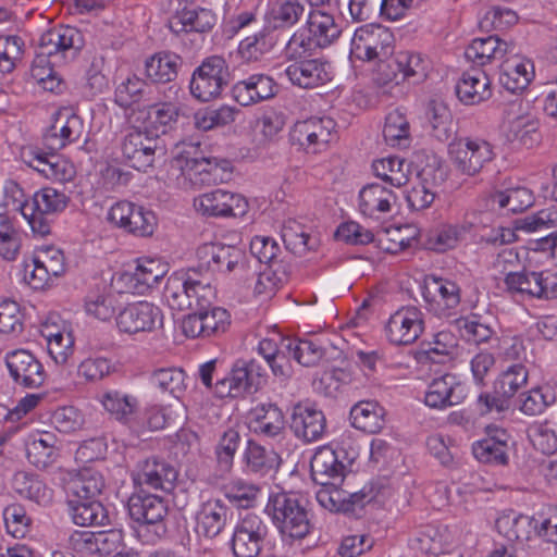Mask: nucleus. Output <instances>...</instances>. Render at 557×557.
Instances as JSON below:
<instances>
[{"mask_svg": "<svg viewBox=\"0 0 557 557\" xmlns=\"http://www.w3.org/2000/svg\"><path fill=\"white\" fill-rule=\"evenodd\" d=\"M72 520L82 527H101L104 520V507L100 500L74 498L67 500Z\"/></svg>", "mask_w": 557, "mask_h": 557, "instance_id": "48", "label": "nucleus"}, {"mask_svg": "<svg viewBox=\"0 0 557 557\" xmlns=\"http://www.w3.org/2000/svg\"><path fill=\"white\" fill-rule=\"evenodd\" d=\"M5 364L14 383L24 388H38L47 379L42 363L26 349L8 352Z\"/></svg>", "mask_w": 557, "mask_h": 557, "instance_id": "18", "label": "nucleus"}, {"mask_svg": "<svg viewBox=\"0 0 557 557\" xmlns=\"http://www.w3.org/2000/svg\"><path fill=\"white\" fill-rule=\"evenodd\" d=\"M244 460L247 470L260 476L275 471L281 463V457L274 449L267 448L253 441L248 442Z\"/></svg>", "mask_w": 557, "mask_h": 557, "instance_id": "43", "label": "nucleus"}, {"mask_svg": "<svg viewBox=\"0 0 557 557\" xmlns=\"http://www.w3.org/2000/svg\"><path fill=\"white\" fill-rule=\"evenodd\" d=\"M280 339L284 344L286 351L292 354L294 359L305 367H314L325 357L326 349L318 341Z\"/></svg>", "mask_w": 557, "mask_h": 557, "instance_id": "49", "label": "nucleus"}, {"mask_svg": "<svg viewBox=\"0 0 557 557\" xmlns=\"http://www.w3.org/2000/svg\"><path fill=\"white\" fill-rule=\"evenodd\" d=\"M424 330L422 311L414 306H406L391 314L385 324L387 341L396 346L414 343Z\"/></svg>", "mask_w": 557, "mask_h": 557, "instance_id": "13", "label": "nucleus"}, {"mask_svg": "<svg viewBox=\"0 0 557 557\" xmlns=\"http://www.w3.org/2000/svg\"><path fill=\"white\" fill-rule=\"evenodd\" d=\"M344 449L334 450L327 446L320 447L311 458L312 480L319 485L343 484L347 465L341 459Z\"/></svg>", "mask_w": 557, "mask_h": 557, "instance_id": "22", "label": "nucleus"}, {"mask_svg": "<svg viewBox=\"0 0 557 557\" xmlns=\"http://www.w3.org/2000/svg\"><path fill=\"white\" fill-rule=\"evenodd\" d=\"M304 13L305 7L299 0H273L269 17L274 28H289L300 20Z\"/></svg>", "mask_w": 557, "mask_h": 557, "instance_id": "55", "label": "nucleus"}, {"mask_svg": "<svg viewBox=\"0 0 557 557\" xmlns=\"http://www.w3.org/2000/svg\"><path fill=\"white\" fill-rule=\"evenodd\" d=\"M230 325V312L215 306L194 311L182 320V331L189 338L216 337L224 334Z\"/></svg>", "mask_w": 557, "mask_h": 557, "instance_id": "10", "label": "nucleus"}, {"mask_svg": "<svg viewBox=\"0 0 557 557\" xmlns=\"http://www.w3.org/2000/svg\"><path fill=\"white\" fill-rule=\"evenodd\" d=\"M16 492L25 498L36 502L39 505L50 504L53 491L49 488L38 476L25 472L14 476Z\"/></svg>", "mask_w": 557, "mask_h": 557, "instance_id": "52", "label": "nucleus"}, {"mask_svg": "<svg viewBox=\"0 0 557 557\" xmlns=\"http://www.w3.org/2000/svg\"><path fill=\"white\" fill-rule=\"evenodd\" d=\"M508 141L532 148L539 143V122L530 114L513 117L506 128Z\"/></svg>", "mask_w": 557, "mask_h": 557, "instance_id": "46", "label": "nucleus"}, {"mask_svg": "<svg viewBox=\"0 0 557 557\" xmlns=\"http://www.w3.org/2000/svg\"><path fill=\"white\" fill-rule=\"evenodd\" d=\"M177 479V471L170 463L156 458L147 459L138 465L133 474L134 483L147 490L170 492Z\"/></svg>", "mask_w": 557, "mask_h": 557, "instance_id": "24", "label": "nucleus"}, {"mask_svg": "<svg viewBox=\"0 0 557 557\" xmlns=\"http://www.w3.org/2000/svg\"><path fill=\"white\" fill-rule=\"evenodd\" d=\"M258 384L259 382H256L252 376H249L246 361L238 360L225 376L216 379L214 394L220 398H235L250 393L252 388L256 389Z\"/></svg>", "mask_w": 557, "mask_h": 557, "instance_id": "33", "label": "nucleus"}, {"mask_svg": "<svg viewBox=\"0 0 557 557\" xmlns=\"http://www.w3.org/2000/svg\"><path fill=\"white\" fill-rule=\"evenodd\" d=\"M493 207L507 209L509 212L517 213L528 209L533 203V195L525 187L509 188L505 191H497L491 197Z\"/></svg>", "mask_w": 557, "mask_h": 557, "instance_id": "60", "label": "nucleus"}, {"mask_svg": "<svg viewBox=\"0 0 557 557\" xmlns=\"http://www.w3.org/2000/svg\"><path fill=\"white\" fill-rule=\"evenodd\" d=\"M372 170L376 177L393 187L400 188L409 182V165L398 157H388L375 160Z\"/></svg>", "mask_w": 557, "mask_h": 557, "instance_id": "47", "label": "nucleus"}, {"mask_svg": "<svg viewBox=\"0 0 557 557\" xmlns=\"http://www.w3.org/2000/svg\"><path fill=\"white\" fill-rule=\"evenodd\" d=\"M197 211L209 216H242L247 212L248 202L239 194L215 189L195 198Z\"/></svg>", "mask_w": 557, "mask_h": 557, "instance_id": "19", "label": "nucleus"}, {"mask_svg": "<svg viewBox=\"0 0 557 557\" xmlns=\"http://www.w3.org/2000/svg\"><path fill=\"white\" fill-rule=\"evenodd\" d=\"M516 49L513 44L500 39L498 36L475 38L465 51L466 58L476 65L483 66L493 60H502Z\"/></svg>", "mask_w": 557, "mask_h": 557, "instance_id": "31", "label": "nucleus"}, {"mask_svg": "<svg viewBox=\"0 0 557 557\" xmlns=\"http://www.w3.org/2000/svg\"><path fill=\"white\" fill-rule=\"evenodd\" d=\"M249 428L256 434L276 437L284 431V414L275 405H259L250 411Z\"/></svg>", "mask_w": 557, "mask_h": 557, "instance_id": "37", "label": "nucleus"}, {"mask_svg": "<svg viewBox=\"0 0 557 557\" xmlns=\"http://www.w3.org/2000/svg\"><path fill=\"white\" fill-rule=\"evenodd\" d=\"M268 536V525L257 515L247 513L235 527L232 549L236 557H257Z\"/></svg>", "mask_w": 557, "mask_h": 557, "instance_id": "15", "label": "nucleus"}, {"mask_svg": "<svg viewBox=\"0 0 557 557\" xmlns=\"http://www.w3.org/2000/svg\"><path fill=\"white\" fill-rule=\"evenodd\" d=\"M276 84L265 74H252L238 81L232 87V95L240 106H250L274 97Z\"/></svg>", "mask_w": 557, "mask_h": 557, "instance_id": "27", "label": "nucleus"}, {"mask_svg": "<svg viewBox=\"0 0 557 557\" xmlns=\"http://www.w3.org/2000/svg\"><path fill=\"white\" fill-rule=\"evenodd\" d=\"M265 511L284 536L300 540L310 532L308 511L294 494L282 492L271 495Z\"/></svg>", "mask_w": 557, "mask_h": 557, "instance_id": "2", "label": "nucleus"}, {"mask_svg": "<svg viewBox=\"0 0 557 557\" xmlns=\"http://www.w3.org/2000/svg\"><path fill=\"white\" fill-rule=\"evenodd\" d=\"M394 36L381 25L369 24L358 28L351 39V54L362 61L385 60L394 53Z\"/></svg>", "mask_w": 557, "mask_h": 557, "instance_id": "7", "label": "nucleus"}, {"mask_svg": "<svg viewBox=\"0 0 557 557\" xmlns=\"http://www.w3.org/2000/svg\"><path fill=\"white\" fill-rule=\"evenodd\" d=\"M423 298L430 310L436 314H447L459 306L461 289L450 278L430 275L425 280Z\"/></svg>", "mask_w": 557, "mask_h": 557, "instance_id": "21", "label": "nucleus"}, {"mask_svg": "<svg viewBox=\"0 0 557 557\" xmlns=\"http://www.w3.org/2000/svg\"><path fill=\"white\" fill-rule=\"evenodd\" d=\"M199 272L228 274L243 264L245 255L235 247L218 243H206L197 248Z\"/></svg>", "mask_w": 557, "mask_h": 557, "instance_id": "12", "label": "nucleus"}, {"mask_svg": "<svg viewBox=\"0 0 557 557\" xmlns=\"http://www.w3.org/2000/svg\"><path fill=\"white\" fill-rule=\"evenodd\" d=\"M3 520L7 532L15 539H24L32 531L33 519L21 504L8 505L3 510Z\"/></svg>", "mask_w": 557, "mask_h": 557, "instance_id": "61", "label": "nucleus"}, {"mask_svg": "<svg viewBox=\"0 0 557 557\" xmlns=\"http://www.w3.org/2000/svg\"><path fill=\"white\" fill-rule=\"evenodd\" d=\"M456 325L461 336L473 344L486 343L494 335L493 327L478 314L461 317L456 320Z\"/></svg>", "mask_w": 557, "mask_h": 557, "instance_id": "62", "label": "nucleus"}, {"mask_svg": "<svg viewBox=\"0 0 557 557\" xmlns=\"http://www.w3.org/2000/svg\"><path fill=\"white\" fill-rule=\"evenodd\" d=\"M336 123L331 117H310L294 124L289 137L307 151L320 152L329 146L335 137Z\"/></svg>", "mask_w": 557, "mask_h": 557, "instance_id": "11", "label": "nucleus"}, {"mask_svg": "<svg viewBox=\"0 0 557 557\" xmlns=\"http://www.w3.org/2000/svg\"><path fill=\"white\" fill-rule=\"evenodd\" d=\"M83 131L84 124L77 114L66 109L60 110L45 134V143L50 149L58 150L79 139Z\"/></svg>", "mask_w": 557, "mask_h": 557, "instance_id": "26", "label": "nucleus"}, {"mask_svg": "<svg viewBox=\"0 0 557 557\" xmlns=\"http://www.w3.org/2000/svg\"><path fill=\"white\" fill-rule=\"evenodd\" d=\"M276 338H263L259 342L257 351L269 364L273 375L281 382H287L293 375V366L285 354V346Z\"/></svg>", "mask_w": 557, "mask_h": 557, "instance_id": "39", "label": "nucleus"}, {"mask_svg": "<svg viewBox=\"0 0 557 557\" xmlns=\"http://www.w3.org/2000/svg\"><path fill=\"white\" fill-rule=\"evenodd\" d=\"M84 47L83 34L75 27L59 25L45 32L39 40V51L48 58L73 60Z\"/></svg>", "mask_w": 557, "mask_h": 557, "instance_id": "14", "label": "nucleus"}, {"mask_svg": "<svg viewBox=\"0 0 557 557\" xmlns=\"http://www.w3.org/2000/svg\"><path fill=\"white\" fill-rule=\"evenodd\" d=\"M216 22L215 14L203 8L183 10L175 21L170 22V28L173 33L181 32H209Z\"/></svg>", "mask_w": 557, "mask_h": 557, "instance_id": "44", "label": "nucleus"}, {"mask_svg": "<svg viewBox=\"0 0 557 557\" xmlns=\"http://www.w3.org/2000/svg\"><path fill=\"white\" fill-rule=\"evenodd\" d=\"M201 272L197 269H189L188 298L190 301L189 310L199 311L212 306L215 297V289L208 277H199Z\"/></svg>", "mask_w": 557, "mask_h": 557, "instance_id": "51", "label": "nucleus"}, {"mask_svg": "<svg viewBox=\"0 0 557 557\" xmlns=\"http://www.w3.org/2000/svg\"><path fill=\"white\" fill-rule=\"evenodd\" d=\"M534 76L532 60L513 51L508 53L502 63L499 83L506 90L517 94L523 91Z\"/></svg>", "mask_w": 557, "mask_h": 557, "instance_id": "25", "label": "nucleus"}, {"mask_svg": "<svg viewBox=\"0 0 557 557\" xmlns=\"http://www.w3.org/2000/svg\"><path fill=\"white\" fill-rule=\"evenodd\" d=\"M224 496L240 508H251L256 505L261 487L243 479H235L223 486Z\"/></svg>", "mask_w": 557, "mask_h": 557, "instance_id": "58", "label": "nucleus"}, {"mask_svg": "<svg viewBox=\"0 0 557 557\" xmlns=\"http://www.w3.org/2000/svg\"><path fill=\"white\" fill-rule=\"evenodd\" d=\"M69 205V197L53 187L37 190L26 206L28 223L35 237H47L51 234L57 216Z\"/></svg>", "mask_w": 557, "mask_h": 557, "instance_id": "3", "label": "nucleus"}, {"mask_svg": "<svg viewBox=\"0 0 557 557\" xmlns=\"http://www.w3.org/2000/svg\"><path fill=\"white\" fill-rule=\"evenodd\" d=\"M465 386L453 374L434 379L425 393L424 403L431 408H445L460 404L466 398Z\"/></svg>", "mask_w": 557, "mask_h": 557, "instance_id": "29", "label": "nucleus"}, {"mask_svg": "<svg viewBox=\"0 0 557 557\" xmlns=\"http://www.w3.org/2000/svg\"><path fill=\"white\" fill-rule=\"evenodd\" d=\"M282 238L287 249L302 256L313 250L318 240L305 231V227L294 220H288L282 228Z\"/></svg>", "mask_w": 557, "mask_h": 557, "instance_id": "56", "label": "nucleus"}, {"mask_svg": "<svg viewBox=\"0 0 557 557\" xmlns=\"http://www.w3.org/2000/svg\"><path fill=\"white\" fill-rule=\"evenodd\" d=\"M34 268L27 276V283L34 289L50 287L54 280L66 272V261L62 249L53 245L38 247L33 257Z\"/></svg>", "mask_w": 557, "mask_h": 557, "instance_id": "9", "label": "nucleus"}, {"mask_svg": "<svg viewBox=\"0 0 557 557\" xmlns=\"http://www.w3.org/2000/svg\"><path fill=\"white\" fill-rule=\"evenodd\" d=\"M116 227L139 237L151 236L157 226V218L150 210L131 201H117L107 215Z\"/></svg>", "mask_w": 557, "mask_h": 557, "instance_id": "8", "label": "nucleus"}, {"mask_svg": "<svg viewBox=\"0 0 557 557\" xmlns=\"http://www.w3.org/2000/svg\"><path fill=\"white\" fill-rule=\"evenodd\" d=\"M274 45V34L268 29H262L243 39L238 47V53L248 62L258 61L270 52Z\"/></svg>", "mask_w": 557, "mask_h": 557, "instance_id": "59", "label": "nucleus"}, {"mask_svg": "<svg viewBox=\"0 0 557 557\" xmlns=\"http://www.w3.org/2000/svg\"><path fill=\"white\" fill-rule=\"evenodd\" d=\"M227 511L219 498L203 502L196 515L197 532L208 539L218 536L226 525Z\"/></svg>", "mask_w": 557, "mask_h": 557, "instance_id": "36", "label": "nucleus"}, {"mask_svg": "<svg viewBox=\"0 0 557 557\" xmlns=\"http://www.w3.org/2000/svg\"><path fill=\"white\" fill-rule=\"evenodd\" d=\"M289 82L301 88H315L331 81L327 63L321 59L292 62L285 69Z\"/></svg>", "mask_w": 557, "mask_h": 557, "instance_id": "28", "label": "nucleus"}, {"mask_svg": "<svg viewBox=\"0 0 557 557\" xmlns=\"http://www.w3.org/2000/svg\"><path fill=\"white\" fill-rule=\"evenodd\" d=\"M159 139L149 131L135 128L129 132L122 143V152L131 166L146 172L154 162L157 151H162Z\"/></svg>", "mask_w": 557, "mask_h": 557, "instance_id": "17", "label": "nucleus"}, {"mask_svg": "<svg viewBox=\"0 0 557 557\" xmlns=\"http://www.w3.org/2000/svg\"><path fill=\"white\" fill-rule=\"evenodd\" d=\"M309 33L318 42L319 48L332 45L341 35L342 29L335 23L333 15L322 11L313 10L309 15Z\"/></svg>", "mask_w": 557, "mask_h": 557, "instance_id": "45", "label": "nucleus"}, {"mask_svg": "<svg viewBox=\"0 0 557 557\" xmlns=\"http://www.w3.org/2000/svg\"><path fill=\"white\" fill-rule=\"evenodd\" d=\"M134 272L139 282L143 295H146L164 277L166 274V265L156 259L143 258L138 259Z\"/></svg>", "mask_w": 557, "mask_h": 557, "instance_id": "63", "label": "nucleus"}, {"mask_svg": "<svg viewBox=\"0 0 557 557\" xmlns=\"http://www.w3.org/2000/svg\"><path fill=\"white\" fill-rule=\"evenodd\" d=\"M326 429L324 413L310 403H298L290 414V430L306 443L319 441Z\"/></svg>", "mask_w": 557, "mask_h": 557, "instance_id": "23", "label": "nucleus"}, {"mask_svg": "<svg viewBox=\"0 0 557 557\" xmlns=\"http://www.w3.org/2000/svg\"><path fill=\"white\" fill-rule=\"evenodd\" d=\"M144 127L154 137L166 134L169 129L177 122L180 108L173 102H160L147 108Z\"/></svg>", "mask_w": 557, "mask_h": 557, "instance_id": "42", "label": "nucleus"}, {"mask_svg": "<svg viewBox=\"0 0 557 557\" xmlns=\"http://www.w3.org/2000/svg\"><path fill=\"white\" fill-rule=\"evenodd\" d=\"M288 272L283 262L264 265L260 270L255 284V293L259 296L269 298L273 296L283 283L287 280Z\"/></svg>", "mask_w": 557, "mask_h": 557, "instance_id": "57", "label": "nucleus"}, {"mask_svg": "<svg viewBox=\"0 0 557 557\" xmlns=\"http://www.w3.org/2000/svg\"><path fill=\"white\" fill-rule=\"evenodd\" d=\"M456 94L465 104H478L492 96L491 81L483 70L471 69L462 74Z\"/></svg>", "mask_w": 557, "mask_h": 557, "instance_id": "34", "label": "nucleus"}, {"mask_svg": "<svg viewBox=\"0 0 557 557\" xmlns=\"http://www.w3.org/2000/svg\"><path fill=\"white\" fill-rule=\"evenodd\" d=\"M230 78V69L225 59L220 55L208 57L193 73L190 92L200 101H210L221 95Z\"/></svg>", "mask_w": 557, "mask_h": 557, "instance_id": "4", "label": "nucleus"}, {"mask_svg": "<svg viewBox=\"0 0 557 557\" xmlns=\"http://www.w3.org/2000/svg\"><path fill=\"white\" fill-rule=\"evenodd\" d=\"M127 508L131 518L143 524L160 525L168 515L166 502L156 495H132Z\"/></svg>", "mask_w": 557, "mask_h": 557, "instance_id": "30", "label": "nucleus"}, {"mask_svg": "<svg viewBox=\"0 0 557 557\" xmlns=\"http://www.w3.org/2000/svg\"><path fill=\"white\" fill-rule=\"evenodd\" d=\"M384 417V408L372 400L359 401L350 410L352 426L370 434H375L383 429Z\"/></svg>", "mask_w": 557, "mask_h": 557, "instance_id": "41", "label": "nucleus"}, {"mask_svg": "<svg viewBox=\"0 0 557 557\" xmlns=\"http://www.w3.org/2000/svg\"><path fill=\"white\" fill-rule=\"evenodd\" d=\"M396 195L381 184L372 183L364 186L359 193V209L363 215L377 218L381 213H387L396 203Z\"/></svg>", "mask_w": 557, "mask_h": 557, "instance_id": "38", "label": "nucleus"}, {"mask_svg": "<svg viewBox=\"0 0 557 557\" xmlns=\"http://www.w3.org/2000/svg\"><path fill=\"white\" fill-rule=\"evenodd\" d=\"M115 326L121 333L152 332L163 325L162 310L147 300H139L123 308L113 307Z\"/></svg>", "mask_w": 557, "mask_h": 557, "instance_id": "6", "label": "nucleus"}, {"mask_svg": "<svg viewBox=\"0 0 557 557\" xmlns=\"http://www.w3.org/2000/svg\"><path fill=\"white\" fill-rule=\"evenodd\" d=\"M341 485H321L317 492L318 503L330 511L355 512L374 498L372 487L364 486L358 492H350L342 488Z\"/></svg>", "mask_w": 557, "mask_h": 557, "instance_id": "16", "label": "nucleus"}, {"mask_svg": "<svg viewBox=\"0 0 557 557\" xmlns=\"http://www.w3.org/2000/svg\"><path fill=\"white\" fill-rule=\"evenodd\" d=\"M199 144L181 143L175 147L171 161V171L180 172L178 185L203 186L227 182L232 175V165L227 160L198 157Z\"/></svg>", "mask_w": 557, "mask_h": 557, "instance_id": "1", "label": "nucleus"}, {"mask_svg": "<svg viewBox=\"0 0 557 557\" xmlns=\"http://www.w3.org/2000/svg\"><path fill=\"white\" fill-rule=\"evenodd\" d=\"M181 58L169 51H160L145 61V76L153 84L172 83L178 73Z\"/></svg>", "mask_w": 557, "mask_h": 557, "instance_id": "40", "label": "nucleus"}, {"mask_svg": "<svg viewBox=\"0 0 557 557\" xmlns=\"http://www.w3.org/2000/svg\"><path fill=\"white\" fill-rule=\"evenodd\" d=\"M185 377L184 370L180 368H160L151 372L149 382L162 394H170L180 398L186 389Z\"/></svg>", "mask_w": 557, "mask_h": 557, "instance_id": "50", "label": "nucleus"}, {"mask_svg": "<svg viewBox=\"0 0 557 557\" xmlns=\"http://www.w3.org/2000/svg\"><path fill=\"white\" fill-rule=\"evenodd\" d=\"M506 289L512 294H519L531 298L557 297V276L549 272L520 271L518 275L510 277Z\"/></svg>", "mask_w": 557, "mask_h": 557, "instance_id": "20", "label": "nucleus"}, {"mask_svg": "<svg viewBox=\"0 0 557 557\" xmlns=\"http://www.w3.org/2000/svg\"><path fill=\"white\" fill-rule=\"evenodd\" d=\"M425 119L431 127L432 136L444 141L447 140L453 133V116L443 102L431 100L428 103Z\"/></svg>", "mask_w": 557, "mask_h": 557, "instance_id": "54", "label": "nucleus"}, {"mask_svg": "<svg viewBox=\"0 0 557 557\" xmlns=\"http://www.w3.org/2000/svg\"><path fill=\"white\" fill-rule=\"evenodd\" d=\"M188 285L189 270L187 272H176L169 276L163 290V298L172 309L182 311L190 308Z\"/></svg>", "mask_w": 557, "mask_h": 557, "instance_id": "53", "label": "nucleus"}, {"mask_svg": "<svg viewBox=\"0 0 557 557\" xmlns=\"http://www.w3.org/2000/svg\"><path fill=\"white\" fill-rule=\"evenodd\" d=\"M449 157L456 171L467 176H474L494 157L493 146L483 138L461 137L449 144Z\"/></svg>", "mask_w": 557, "mask_h": 557, "instance_id": "5", "label": "nucleus"}, {"mask_svg": "<svg viewBox=\"0 0 557 557\" xmlns=\"http://www.w3.org/2000/svg\"><path fill=\"white\" fill-rule=\"evenodd\" d=\"M25 163L51 181L66 182L74 175L73 165L57 153L32 150Z\"/></svg>", "mask_w": 557, "mask_h": 557, "instance_id": "35", "label": "nucleus"}, {"mask_svg": "<svg viewBox=\"0 0 557 557\" xmlns=\"http://www.w3.org/2000/svg\"><path fill=\"white\" fill-rule=\"evenodd\" d=\"M555 394L548 387H535L519 396V409L527 416H536L555 403Z\"/></svg>", "mask_w": 557, "mask_h": 557, "instance_id": "64", "label": "nucleus"}, {"mask_svg": "<svg viewBox=\"0 0 557 557\" xmlns=\"http://www.w3.org/2000/svg\"><path fill=\"white\" fill-rule=\"evenodd\" d=\"M443 182V172L433 166H425L419 173V182L406 195L411 210L420 211L429 208L435 199L434 187Z\"/></svg>", "mask_w": 557, "mask_h": 557, "instance_id": "32", "label": "nucleus"}]
</instances>
